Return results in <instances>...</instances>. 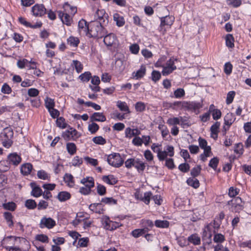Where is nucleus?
Returning a JSON list of instances; mask_svg holds the SVG:
<instances>
[{"label": "nucleus", "instance_id": "15", "mask_svg": "<svg viewBox=\"0 0 251 251\" xmlns=\"http://www.w3.org/2000/svg\"><path fill=\"white\" fill-rule=\"evenodd\" d=\"M80 183L84 185L85 187L88 188L90 187V189L95 186L94 179L93 177L90 176H87L81 179Z\"/></svg>", "mask_w": 251, "mask_h": 251}, {"label": "nucleus", "instance_id": "16", "mask_svg": "<svg viewBox=\"0 0 251 251\" xmlns=\"http://www.w3.org/2000/svg\"><path fill=\"white\" fill-rule=\"evenodd\" d=\"M224 120L225 125L223 126V129L226 131L228 129L229 126L233 123L234 119L232 114L228 113L225 117Z\"/></svg>", "mask_w": 251, "mask_h": 251}, {"label": "nucleus", "instance_id": "60", "mask_svg": "<svg viewBox=\"0 0 251 251\" xmlns=\"http://www.w3.org/2000/svg\"><path fill=\"white\" fill-rule=\"evenodd\" d=\"M235 93L234 91H230L228 93L226 96V103L227 104H229L233 101L234 98Z\"/></svg>", "mask_w": 251, "mask_h": 251}, {"label": "nucleus", "instance_id": "55", "mask_svg": "<svg viewBox=\"0 0 251 251\" xmlns=\"http://www.w3.org/2000/svg\"><path fill=\"white\" fill-rule=\"evenodd\" d=\"M99 129L98 125L95 123H92L88 126V130L92 133H95Z\"/></svg>", "mask_w": 251, "mask_h": 251}, {"label": "nucleus", "instance_id": "5", "mask_svg": "<svg viewBox=\"0 0 251 251\" xmlns=\"http://www.w3.org/2000/svg\"><path fill=\"white\" fill-rule=\"evenodd\" d=\"M198 141L200 147L204 150L203 153L201 154L200 158L202 161L205 162L207 157L210 155L211 152V147L207 146V142L206 140L201 137H199Z\"/></svg>", "mask_w": 251, "mask_h": 251}, {"label": "nucleus", "instance_id": "9", "mask_svg": "<svg viewBox=\"0 0 251 251\" xmlns=\"http://www.w3.org/2000/svg\"><path fill=\"white\" fill-rule=\"evenodd\" d=\"M31 11L35 17H41L46 13V9L43 4H36L32 7Z\"/></svg>", "mask_w": 251, "mask_h": 251}, {"label": "nucleus", "instance_id": "48", "mask_svg": "<svg viewBox=\"0 0 251 251\" xmlns=\"http://www.w3.org/2000/svg\"><path fill=\"white\" fill-rule=\"evenodd\" d=\"M201 168L200 165H198L194 167L191 171V175L193 177L198 176L201 173Z\"/></svg>", "mask_w": 251, "mask_h": 251}, {"label": "nucleus", "instance_id": "6", "mask_svg": "<svg viewBox=\"0 0 251 251\" xmlns=\"http://www.w3.org/2000/svg\"><path fill=\"white\" fill-rule=\"evenodd\" d=\"M56 225L55 220L50 217H43L40 221L39 224V227L41 228H47L48 229H51Z\"/></svg>", "mask_w": 251, "mask_h": 251}, {"label": "nucleus", "instance_id": "39", "mask_svg": "<svg viewBox=\"0 0 251 251\" xmlns=\"http://www.w3.org/2000/svg\"><path fill=\"white\" fill-rule=\"evenodd\" d=\"M101 202L106 204L115 205L117 203V200L112 197H105L101 199Z\"/></svg>", "mask_w": 251, "mask_h": 251}, {"label": "nucleus", "instance_id": "32", "mask_svg": "<svg viewBox=\"0 0 251 251\" xmlns=\"http://www.w3.org/2000/svg\"><path fill=\"white\" fill-rule=\"evenodd\" d=\"M117 106L121 111L130 113L129 107L126 102L119 100L117 102Z\"/></svg>", "mask_w": 251, "mask_h": 251}, {"label": "nucleus", "instance_id": "45", "mask_svg": "<svg viewBox=\"0 0 251 251\" xmlns=\"http://www.w3.org/2000/svg\"><path fill=\"white\" fill-rule=\"evenodd\" d=\"M25 206L28 209H34L37 207V203L34 200L29 199L25 201Z\"/></svg>", "mask_w": 251, "mask_h": 251}, {"label": "nucleus", "instance_id": "37", "mask_svg": "<svg viewBox=\"0 0 251 251\" xmlns=\"http://www.w3.org/2000/svg\"><path fill=\"white\" fill-rule=\"evenodd\" d=\"M156 152L157 153V157L159 161H162L167 159V157L168 155L167 151H163L161 149H158V150H156Z\"/></svg>", "mask_w": 251, "mask_h": 251}, {"label": "nucleus", "instance_id": "53", "mask_svg": "<svg viewBox=\"0 0 251 251\" xmlns=\"http://www.w3.org/2000/svg\"><path fill=\"white\" fill-rule=\"evenodd\" d=\"M167 123L170 126H175L176 125L180 124L179 118L174 117L170 118L168 119Z\"/></svg>", "mask_w": 251, "mask_h": 251}, {"label": "nucleus", "instance_id": "12", "mask_svg": "<svg viewBox=\"0 0 251 251\" xmlns=\"http://www.w3.org/2000/svg\"><path fill=\"white\" fill-rule=\"evenodd\" d=\"M57 12L59 18L64 24H66L67 25H71L72 19L68 14L65 13L61 11H58Z\"/></svg>", "mask_w": 251, "mask_h": 251}, {"label": "nucleus", "instance_id": "13", "mask_svg": "<svg viewBox=\"0 0 251 251\" xmlns=\"http://www.w3.org/2000/svg\"><path fill=\"white\" fill-rule=\"evenodd\" d=\"M8 161L10 164L17 166L21 161V157L17 153L9 154L7 156Z\"/></svg>", "mask_w": 251, "mask_h": 251}, {"label": "nucleus", "instance_id": "38", "mask_svg": "<svg viewBox=\"0 0 251 251\" xmlns=\"http://www.w3.org/2000/svg\"><path fill=\"white\" fill-rule=\"evenodd\" d=\"M45 105L48 111H50V109L54 108L55 106V102L54 100L50 98H47L45 100Z\"/></svg>", "mask_w": 251, "mask_h": 251}, {"label": "nucleus", "instance_id": "34", "mask_svg": "<svg viewBox=\"0 0 251 251\" xmlns=\"http://www.w3.org/2000/svg\"><path fill=\"white\" fill-rule=\"evenodd\" d=\"M66 149L70 155H74L76 153V147L74 143H68L66 144Z\"/></svg>", "mask_w": 251, "mask_h": 251}, {"label": "nucleus", "instance_id": "58", "mask_svg": "<svg viewBox=\"0 0 251 251\" xmlns=\"http://www.w3.org/2000/svg\"><path fill=\"white\" fill-rule=\"evenodd\" d=\"M185 91L182 88H177L174 91V95L176 98L179 99L185 95Z\"/></svg>", "mask_w": 251, "mask_h": 251}, {"label": "nucleus", "instance_id": "4", "mask_svg": "<svg viewBox=\"0 0 251 251\" xmlns=\"http://www.w3.org/2000/svg\"><path fill=\"white\" fill-rule=\"evenodd\" d=\"M107 161L110 165L116 168L121 167L124 162L120 153L115 152L107 156Z\"/></svg>", "mask_w": 251, "mask_h": 251}, {"label": "nucleus", "instance_id": "31", "mask_svg": "<svg viewBox=\"0 0 251 251\" xmlns=\"http://www.w3.org/2000/svg\"><path fill=\"white\" fill-rule=\"evenodd\" d=\"M10 163L7 160L0 161V172H5L10 169Z\"/></svg>", "mask_w": 251, "mask_h": 251}, {"label": "nucleus", "instance_id": "54", "mask_svg": "<svg viewBox=\"0 0 251 251\" xmlns=\"http://www.w3.org/2000/svg\"><path fill=\"white\" fill-rule=\"evenodd\" d=\"M219 163V159L218 157H214L211 159L209 162V166L216 170Z\"/></svg>", "mask_w": 251, "mask_h": 251}, {"label": "nucleus", "instance_id": "56", "mask_svg": "<svg viewBox=\"0 0 251 251\" xmlns=\"http://www.w3.org/2000/svg\"><path fill=\"white\" fill-rule=\"evenodd\" d=\"M48 206V202L44 200H41L38 204H37V207L38 210L46 209L47 208Z\"/></svg>", "mask_w": 251, "mask_h": 251}, {"label": "nucleus", "instance_id": "3", "mask_svg": "<svg viewBox=\"0 0 251 251\" xmlns=\"http://www.w3.org/2000/svg\"><path fill=\"white\" fill-rule=\"evenodd\" d=\"M172 106L185 110L194 111L198 110L202 107L201 104L200 102L186 101H175L171 106Z\"/></svg>", "mask_w": 251, "mask_h": 251}, {"label": "nucleus", "instance_id": "10", "mask_svg": "<svg viewBox=\"0 0 251 251\" xmlns=\"http://www.w3.org/2000/svg\"><path fill=\"white\" fill-rule=\"evenodd\" d=\"M95 17L97 18V20L101 22L104 25H106L108 23V15L103 9H98L95 15Z\"/></svg>", "mask_w": 251, "mask_h": 251}, {"label": "nucleus", "instance_id": "51", "mask_svg": "<svg viewBox=\"0 0 251 251\" xmlns=\"http://www.w3.org/2000/svg\"><path fill=\"white\" fill-rule=\"evenodd\" d=\"M135 108L137 112H143L146 109L145 104L141 101H139L136 103L135 105Z\"/></svg>", "mask_w": 251, "mask_h": 251}, {"label": "nucleus", "instance_id": "18", "mask_svg": "<svg viewBox=\"0 0 251 251\" xmlns=\"http://www.w3.org/2000/svg\"><path fill=\"white\" fill-rule=\"evenodd\" d=\"M91 121L94 122H104L106 121L105 116L102 113L100 112H95L90 117Z\"/></svg>", "mask_w": 251, "mask_h": 251}, {"label": "nucleus", "instance_id": "64", "mask_svg": "<svg viewBox=\"0 0 251 251\" xmlns=\"http://www.w3.org/2000/svg\"><path fill=\"white\" fill-rule=\"evenodd\" d=\"M3 207L5 209L11 211H14L16 207V204L13 202H9L3 204Z\"/></svg>", "mask_w": 251, "mask_h": 251}, {"label": "nucleus", "instance_id": "27", "mask_svg": "<svg viewBox=\"0 0 251 251\" xmlns=\"http://www.w3.org/2000/svg\"><path fill=\"white\" fill-rule=\"evenodd\" d=\"M161 26L165 25H171L173 24L174 18L169 16L161 18Z\"/></svg>", "mask_w": 251, "mask_h": 251}, {"label": "nucleus", "instance_id": "24", "mask_svg": "<svg viewBox=\"0 0 251 251\" xmlns=\"http://www.w3.org/2000/svg\"><path fill=\"white\" fill-rule=\"evenodd\" d=\"M146 69L144 66H141L140 68L136 72L132 73V76L136 79L143 77L146 74Z\"/></svg>", "mask_w": 251, "mask_h": 251}, {"label": "nucleus", "instance_id": "40", "mask_svg": "<svg viewBox=\"0 0 251 251\" xmlns=\"http://www.w3.org/2000/svg\"><path fill=\"white\" fill-rule=\"evenodd\" d=\"M232 69L233 66L230 62L226 63L224 66V72L227 75L231 74Z\"/></svg>", "mask_w": 251, "mask_h": 251}, {"label": "nucleus", "instance_id": "62", "mask_svg": "<svg viewBox=\"0 0 251 251\" xmlns=\"http://www.w3.org/2000/svg\"><path fill=\"white\" fill-rule=\"evenodd\" d=\"M161 74L159 71H153L151 73L152 80L156 82L161 78Z\"/></svg>", "mask_w": 251, "mask_h": 251}, {"label": "nucleus", "instance_id": "47", "mask_svg": "<svg viewBox=\"0 0 251 251\" xmlns=\"http://www.w3.org/2000/svg\"><path fill=\"white\" fill-rule=\"evenodd\" d=\"M97 191L100 196H104L106 193V189L104 185L97 183Z\"/></svg>", "mask_w": 251, "mask_h": 251}, {"label": "nucleus", "instance_id": "26", "mask_svg": "<svg viewBox=\"0 0 251 251\" xmlns=\"http://www.w3.org/2000/svg\"><path fill=\"white\" fill-rule=\"evenodd\" d=\"M226 45L228 48L234 47V38L232 34H227L225 37Z\"/></svg>", "mask_w": 251, "mask_h": 251}, {"label": "nucleus", "instance_id": "44", "mask_svg": "<svg viewBox=\"0 0 251 251\" xmlns=\"http://www.w3.org/2000/svg\"><path fill=\"white\" fill-rule=\"evenodd\" d=\"M37 175L39 178L43 180H49L50 178L49 175L44 170L38 171Z\"/></svg>", "mask_w": 251, "mask_h": 251}, {"label": "nucleus", "instance_id": "25", "mask_svg": "<svg viewBox=\"0 0 251 251\" xmlns=\"http://www.w3.org/2000/svg\"><path fill=\"white\" fill-rule=\"evenodd\" d=\"M219 126L220 123L217 122L215 124L213 125L210 128L211 137L215 139L218 138Z\"/></svg>", "mask_w": 251, "mask_h": 251}, {"label": "nucleus", "instance_id": "63", "mask_svg": "<svg viewBox=\"0 0 251 251\" xmlns=\"http://www.w3.org/2000/svg\"><path fill=\"white\" fill-rule=\"evenodd\" d=\"M83 160L78 156H75L72 160V165L74 166H79L82 164Z\"/></svg>", "mask_w": 251, "mask_h": 251}, {"label": "nucleus", "instance_id": "22", "mask_svg": "<svg viewBox=\"0 0 251 251\" xmlns=\"http://www.w3.org/2000/svg\"><path fill=\"white\" fill-rule=\"evenodd\" d=\"M89 209L94 212L101 214L103 213V209L101 207V203H94L91 204L89 206Z\"/></svg>", "mask_w": 251, "mask_h": 251}, {"label": "nucleus", "instance_id": "50", "mask_svg": "<svg viewBox=\"0 0 251 251\" xmlns=\"http://www.w3.org/2000/svg\"><path fill=\"white\" fill-rule=\"evenodd\" d=\"M93 142L98 145H104L106 143V140L102 136H96L92 139Z\"/></svg>", "mask_w": 251, "mask_h": 251}, {"label": "nucleus", "instance_id": "28", "mask_svg": "<svg viewBox=\"0 0 251 251\" xmlns=\"http://www.w3.org/2000/svg\"><path fill=\"white\" fill-rule=\"evenodd\" d=\"M113 19L116 23V25L119 26H123L125 23L124 18L123 16L120 15L118 13H115L113 15Z\"/></svg>", "mask_w": 251, "mask_h": 251}, {"label": "nucleus", "instance_id": "46", "mask_svg": "<svg viewBox=\"0 0 251 251\" xmlns=\"http://www.w3.org/2000/svg\"><path fill=\"white\" fill-rule=\"evenodd\" d=\"M91 76L90 72H85L79 75V78L83 82H88L90 80Z\"/></svg>", "mask_w": 251, "mask_h": 251}, {"label": "nucleus", "instance_id": "49", "mask_svg": "<svg viewBox=\"0 0 251 251\" xmlns=\"http://www.w3.org/2000/svg\"><path fill=\"white\" fill-rule=\"evenodd\" d=\"M234 152L236 154L241 155L243 153V146L242 143H239L235 145L234 149Z\"/></svg>", "mask_w": 251, "mask_h": 251}, {"label": "nucleus", "instance_id": "43", "mask_svg": "<svg viewBox=\"0 0 251 251\" xmlns=\"http://www.w3.org/2000/svg\"><path fill=\"white\" fill-rule=\"evenodd\" d=\"M72 66L75 68L77 73H79L83 70V65L81 62L78 60H73Z\"/></svg>", "mask_w": 251, "mask_h": 251}, {"label": "nucleus", "instance_id": "7", "mask_svg": "<svg viewBox=\"0 0 251 251\" xmlns=\"http://www.w3.org/2000/svg\"><path fill=\"white\" fill-rule=\"evenodd\" d=\"M228 204L232 205V210L236 212H239L243 208L244 203L240 197H236L228 201Z\"/></svg>", "mask_w": 251, "mask_h": 251}, {"label": "nucleus", "instance_id": "41", "mask_svg": "<svg viewBox=\"0 0 251 251\" xmlns=\"http://www.w3.org/2000/svg\"><path fill=\"white\" fill-rule=\"evenodd\" d=\"M152 197V193L150 191L144 193V196L141 198V200L146 204H149Z\"/></svg>", "mask_w": 251, "mask_h": 251}, {"label": "nucleus", "instance_id": "57", "mask_svg": "<svg viewBox=\"0 0 251 251\" xmlns=\"http://www.w3.org/2000/svg\"><path fill=\"white\" fill-rule=\"evenodd\" d=\"M56 125L57 126L62 128H65L67 126V124L65 122V119L62 117L57 119Z\"/></svg>", "mask_w": 251, "mask_h": 251}, {"label": "nucleus", "instance_id": "35", "mask_svg": "<svg viewBox=\"0 0 251 251\" xmlns=\"http://www.w3.org/2000/svg\"><path fill=\"white\" fill-rule=\"evenodd\" d=\"M67 43L70 46L77 47L79 43V40L77 37L70 36L67 39Z\"/></svg>", "mask_w": 251, "mask_h": 251}, {"label": "nucleus", "instance_id": "59", "mask_svg": "<svg viewBox=\"0 0 251 251\" xmlns=\"http://www.w3.org/2000/svg\"><path fill=\"white\" fill-rule=\"evenodd\" d=\"M190 165L186 163L180 164L178 166V169L183 173H187L190 170Z\"/></svg>", "mask_w": 251, "mask_h": 251}, {"label": "nucleus", "instance_id": "52", "mask_svg": "<svg viewBox=\"0 0 251 251\" xmlns=\"http://www.w3.org/2000/svg\"><path fill=\"white\" fill-rule=\"evenodd\" d=\"M163 70L162 72V75L164 76L167 75L173 72V71L176 69V67H170L167 66H162Z\"/></svg>", "mask_w": 251, "mask_h": 251}, {"label": "nucleus", "instance_id": "42", "mask_svg": "<svg viewBox=\"0 0 251 251\" xmlns=\"http://www.w3.org/2000/svg\"><path fill=\"white\" fill-rule=\"evenodd\" d=\"M4 217L5 220H6V222L7 223V224L8 225V226L9 227H11L13 225V222L12 220L13 216L11 213L6 212L4 213Z\"/></svg>", "mask_w": 251, "mask_h": 251}, {"label": "nucleus", "instance_id": "14", "mask_svg": "<svg viewBox=\"0 0 251 251\" xmlns=\"http://www.w3.org/2000/svg\"><path fill=\"white\" fill-rule=\"evenodd\" d=\"M103 37L104 38L103 42L107 46H111L115 43L116 40V37L113 33L106 34Z\"/></svg>", "mask_w": 251, "mask_h": 251}, {"label": "nucleus", "instance_id": "20", "mask_svg": "<svg viewBox=\"0 0 251 251\" xmlns=\"http://www.w3.org/2000/svg\"><path fill=\"white\" fill-rule=\"evenodd\" d=\"M71 198V194L67 191L60 192L57 196L58 200L61 202H64L69 200Z\"/></svg>", "mask_w": 251, "mask_h": 251}, {"label": "nucleus", "instance_id": "1", "mask_svg": "<svg viewBox=\"0 0 251 251\" xmlns=\"http://www.w3.org/2000/svg\"><path fill=\"white\" fill-rule=\"evenodd\" d=\"M220 225L216 221L214 220L213 223H210L207 225L203 229L202 240L204 244L209 245L212 243V232L214 234L213 238L214 242L218 243L215 248V251H220V233H218Z\"/></svg>", "mask_w": 251, "mask_h": 251}, {"label": "nucleus", "instance_id": "29", "mask_svg": "<svg viewBox=\"0 0 251 251\" xmlns=\"http://www.w3.org/2000/svg\"><path fill=\"white\" fill-rule=\"evenodd\" d=\"M138 171V172H143L146 168L145 163L141 161L140 159L137 158L135 159V162L134 166Z\"/></svg>", "mask_w": 251, "mask_h": 251}, {"label": "nucleus", "instance_id": "36", "mask_svg": "<svg viewBox=\"0 0 251 251\" xmlns=\"http://www.w3.org/2000/svg\"><path fill=\"white\" fill-rule=\"evenodd\" d=\"M189 242L193 243L194 245H198L201 243L200 237L197 234H192L188 238Z\"/></svg>", "mask_w": 251, "mask_h": 251}, {"label": "nucleus", "instance_id": "8", "mask_svg": "<svg viewBox=\"0 0 251 251\" xmlns=\"http://www.w3.org/2000/svg\"><path fill=\"white\" fill-rule=\"evenodd\" d=\"M13 137V132L10 129L6 130L4 132L2 137V145L4 147L9 148L11 146L13 142L12 139Z\"/></svg>", "mask_w": 251, "mask_h": 251}, {"label": "nucleus", "instance_id": "23", "mask_svg": "<svg viewBox=\"0 0 251 251\" xmlns=\"http://www.w3.org/2000/svg\"><path fill=\"white\" fill-rule=\"evenodd\" d=\"M34 183H31L30 185L32 188L31 195L34 197L38 198L42 195V190L39 186H34Z\"/></svg>", "mask_w": 251, "mask_h": 251}, {"label": "nucleus", "instance_id": "30", "mask_svg": "<svg viewBox=\"0 0 251 251\" xmlns=\"http://www.w3.org/2000/svg\"><path fill=\"white\" fill-rule=\"evenodd\" d=\"M154 225L157 227L167 228L169 226V222L167 220H157L154 222Z\"/></svg>", "mask_w": 251, "mask_h": 251}, {"label": "nucleus", "instance_id": "61", "mask_svg": "<svg viewBox=\"0 0 251 251\" xmlns=\"http://www.w3.org/2000/svg\"><path fill=\"white\" fill-rule=\"evenodd\" d=\"M36 240L42 243H48L49 242L48 237L45 234H38L35 237Z\"/></svg>", "mask_w": 251, "mask_h": 251}, {"label": "nucleus", "instance_id": "11", "mask_svg": "<svg viewBox=\"0 0 251 251\" xmlns=\"http://www.w3.org/2000/svg\"><path fill=\"white\" fill-rule=\"evenodd\" d=\"M78 27L80 33H83L88 35L90 25H89L85 20L82 19L79 21Z\"/></svg>", "mask_w": 251, "mask_h": 251}, {"label": "nucleus", "instance_id": "2", "mask_svg": "<svg viewBox=\"0 0 251 251\" xmlns=\"http://www.w3.org/2000/svg\"><path fill=\"white\" fill-rule=\"evenodd\" d=\"M105 25L100 21L91 22L90 24L88 36L98 39L102 38L107 33L106 30L104 27Z\"/></svg>", "mask_w": 251, "mask_h": 251}, {"label": "nucleus", "instance_id": "19", "mask_svg": "<svg viewBox=\"0 0 251 251\" xmlns=\"http://www.w3.org/2000/svg\"><path fill=\"white\" fill-rule=\"evenodd\" d=\"M63 180L69 187H73L75 186L74 178L71 174L66 173L63 177Z\"/></svg>", "mask_w": 251, "mask_h": 251}, {"label": "nucleus", "instance_id": "33", "mask_svg": "<svg viewBox=\"0 0 251 251\" xmlns=\"http://www.w3.org/2000/svg\"><path fill=\"white\" fill-rule=\"evenodd\" d=\"M187 183L188 185L194 188H197L200 186L199 181L194 177H189L187 180Z\"/></svg>", "mask_w": 251, "mask_h": 251}, {"label": "nucleus", "instance_id": "21", "mask_svg": "<svg viewBox=\"0 0 251 251\" xmlns=\"http://www.w3.org/2000/svg\"><path fill=\"white\" fill-rule=\"evenodd\" d=\"M32 170V165L30 163H25L21 167V172L25 176H27L30 174Z\"/></svg>", "mask_w": 251, "mask_h": 251}, {"label": "nucleus", "instance_id": "17", "mask_svg": "<svg viewBox=\"0 0 251 251\" xmlns=\"http://www.w3.org/2000/svg\"><path fill=\"white\" fill-rule=\"evenodd\" d=\"M102 180L104 182L111 185L116 184L118 182L117 179L112 175L103 176Z\"/></svg>", "mask_w": 251, "mask_h": 251}]
</instances>
